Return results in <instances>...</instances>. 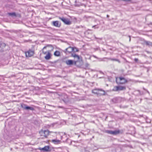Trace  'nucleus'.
I'll list each match as a JSON object with an SVG mask.
<instances>
[{
	"mask_svg": "<svg viewBox=\"0 0 152 152\" xmlns=\"http://www.w3.org/2000/svg\"><path fill=\"white\" fill-rule=\"evenodd\" d=\"M72 56L74 58L76 61H75V65L77 67H80L83 64V62L82 58L79 55L76 54L75 53L72 54Z\"/></svg>",
	"mask_w": 152,
	"mask_h": 152,
	"instance_id": "obj_1",
	"label": "nucleus"
},
{
	"mask_svg": "<svg viewBox=\"0 0 152 152\" xmlns=\"http://www.w3.org/2000/svg\"><path fill=\"white\" fill-rule=\"evenodd\" d=\"M21 106L23 109L24 110L28 111H29V110L33 111L34 110V108L33 107L28 106L26 104H21Z\"/></svg>",
	"mask_w": 152,
	"mask_h": 152,
	"instance_id": "obj_2",
	"label": "nucleus"
},
{
	"mask_svg": "<svg viewBox=\"0 0 152 152\" xmlns=\"http://www.w3.org/2000/svg\"><path fill=\"white\" fill-rule=\"evenodd\" d=\"M39 133L41 136H42L45 138H47L48 136L49 135V131L48 130L44 131L42 130L39 132Z\"/></svg>",
	"mask_w": 152,
	"mask_h": 152,
	"instance_id": "obj_3",
	"label": "nucleus"
},
{
	"mask_svg": "<svg viewBox=\"0 0 152 152\" xmlns=\"http://www.w3.org/2000/svg\"><path fill=\"white\" fill-rule=\"evenodd\" d=\"M126 89V87L125 86H115L114 87L113 90L114 91H118L123 90H125Z\"/></svg>",
	"mask_w": 152,
	"mask_h": 152,
	"instance_id": "obj_4",
	"label": "nucleus"
},
{
	"mask_svg": "<svg viewBox=\"0 0 152 152\" xmlns=\"http://www.w3.org/2000/svg\"><path fill=\"white\" fill-rule=\"evenodd\" d=\"M38 149L44 152H49L51 151V149L49 146H46L42 148H39Z\"/></svg>",
	"mask_w": 152,
	"mask_h": 152,
	"instance_id": "obj_5",
	"label": "nucleus"
},
{
	"mask_svg": "<svg viewBox=\"0 0 152 152\" xmlns=\"http://www.w3.org/2000/svg\"><path fill=\"white\" fill-rule=\"evenodd\" d=\"M118 79L119 80V83L120 84H124L127 82V80L123 77H119Z\"/></svg>",
	"mask_w": 152,
	"mask_h": 152,
	"instance_id": "obj_6",
	"label": "nucleus"
},
{
	"mask_svg": "<svg viewBox=\"0 0 152 152\" xmlns=\"http://www.w3.org/2000/svg\"><path fill=\"white\" fill-rule=\"evenodd\" d=\"M34 54V52L31 50H29L26 52V56L27 57H30L32 56Z\"/></svg>",
	"mask_w": 152,
	"mask_h": 152,
	"instance_id": "obj_7",
	"label": "nucleus"
},
{
	"mask_svg": "<svg viewBox=\"0 0 152 152\" xmlns=\"http://www.w3.org/2000/svg\"><path fill=\"white\" fill-rule=\"evenodd\" d=\"M53 25L56 27H59L61 26V23L58 21H53L52 22Z\"/></svg>",
	"mask_w": 152,
	"mask_h": 152,
	"instance_id": "obj_8",
	"label": "nucleus"
},
{
	"mask_svg": "<svg viewBox=\"0 0 152 152\" xmlns=\"http://www.w3.org/2000/svg\"><path fill=\"white\" fill-rule=\"evenodd\" d=\"M74 50V48L73 47L69 46L67 48V53L68 52L69 53L71 54V56H72V53H74V52H72Z\"/></svg>",
	"mask_w": 152,
	"mask_h": 152,
	"instance_id": "obj_9",
	"label": "nucleus"
},
{
	"mask_svg": "<svg viewBox=\"0 0 152 152\" xmlns=\"http://www.w3.org/2000/svg\"><path fill=\"white\" fill-rule=\"evenodd\" d=\"M105 94V91L102 89H100L99 90V92L98 93L97 96H101L104 95Z\"/></svg>",
	"mask_w": 152,
	"mask_h": 152,
	"instance_id": "obj_10",
	"label": "nucleus"
},
{
	"mask_svg": "<svg viewBox=\"0 0 152 152\" xmlns=\"http://www.w3.org/2000/svg\"><path fill=\"white\" fill-rule=\"evenodd\" d=\"M6 45L5 43H2L0 44V51L3 52L4 50V48L5 47Z\"/></svg>",
	"mask_w": 152,
	"mask_h": 152,
	"instance_id": "obj_11",
	"label": "nucleus"
},
{
	"mask_svg": "<svg viewBox=\"0 0 152 152\" xmlns=\"http://www.w3.org/2000/svg\"><path fill=\"white\" fill-rule=\"evenodd\" d=\"M120 98L119 97H115L111 100V101L115 103H118L119 102Z\"/></svg>",
	"mask_w": 152,
	"mask_h": 152,
	"instance_id": "obj_12",
	"label": "nucleus"
},
{
	"mask_svg": "<svg viewBox=\"0 0 152 152\" xmlns=\"http://www.w3.org/2000/svg\"><path fill=\"white\" fill-rule=\"evenodd\" d=\"M75 61L72 60H69L67 61V64L70 65H75Z\"/></svg>",
	"mask_w": 152,
	"mask_h": 152,
	"instance_id": "obj_13",
	"label": "nucleus"
},
{
	"mask_svg": "<svg viewBox=\"0 0 152 152\" xmlns=\"http://www.w3.org/2000/svg\"><path fill=\"white\" fill-rule=\"evenodd\" d=\"M45 58L46 60H49L51 58V54L48 51L47 54L45 56Z\"/></svg>",
	"mask_w": 152,
	"mask_h": 152,
	"instance_id": "obj_14",
	"label": "nucleus"
},
{
	"mask_svg": "<svg viewBox=\"0 0 152 152\" xmlns=\"http://www.w3.org/2000/svg\"><path fill=\"white\" fill-rule=\"evenodd\" d=\"M144 42L146 44V45H147L148 46H149L152 47V42H151L150 41L145 40L144 41Z\"/></svg>",
	"mask_w": 152,
	"mask_h": 152,
	"instance_id": "obj_15",
	"label": "nucleus"
},
{
	"mask_svg": "<svg viewBox=\"0 0 152 152\" xmlns=\"http://www.w3.org/2000/svg\"><path fill=\"white\" fill-rule=\"evenodd\" d=\"M100 89L99 88H95L92 90V93L96 94L97 95L98 93L99 92Z\"/></svg>",
	"mask_w": 152,
	"mask_h": 152,
	"instance_id": "obj_16",
	"label": "nucleus"
},
{
	"mask_svg": "<svg viewBox=\"0 0 152 152\" xmlns=\"http://www.w3.org/2000/svg\"><path fill=\"white\" fill-rule=\"evenodd\" d=\"M52 141L53 143L56 144H59L61 142L60 140H57L56 139L53 140H52Z\"/></svg>",
	"mask_w": 152,
	"mask_h": 152,
	"instance_id": "obj_17",
	"label": "nucleus"
},
{
	"mask_svg": "<svg viewBox=\"0 0 152 152\" xmlns=\"http://www.w3.org/2000/svg\"><path fill=\"white\" fill-rule=\"evenodd\" d=\"M120 132V131L119 130H116L114 131H112V134L115 135L119 134Z\"/></svg>",
	"mask_w": 152,
	"mask_h": 152,
	"instance_id": "obj_18",
	"label": "nucleus"
},
{
	"mask_svg": "<svg viewBox=\"0 0 152 152\" xmlns=\"http://www.w3.org/2000/svg\"><path fill=\"white\" fill-rule=\"evenodd\" d=\"M59 18L66 24V19L64 17H59Z\"/></svg>",
	"mask_w": 152,
	"mask_h": 152,
	"instance_id": "obj_19",
	"label": "nucleus"
},
{
	"mask_svg": "<svg viewBox=\"0 0 152 152\" xmlns=\"http://www.w3.org/2000/svg\"><path fill=\"white\" fill-rule=\"evenodd\" d=\"M60 52L58 51H56L54 53V55L55 56H58L60 55Z\"/></svg>",
	"mask_w": 152,
	"mask_h": 152,
	"instance_id": "obj_20",
	"label": "nucleus"
},
{
	"mask_svg": "<svg viewBox=\"0 0 152 152\" xmlns=\"http://www.w3.org/2000/svg\"><path fill=\"white\" fill-rule=\"evenodd\" d=\"M8 15L12 16H16V14L15 12L9 13H8Z\"/></svg>",
	"mask_w": 152,
	"mask_h": 152,
	"instance_id": "obj_21",
	"label": "nucleus"
},
{
	"mask_svg": "<svg viewBox=\"0 0 152 152\" xmlns=\"http://www.w3.org/2000/svg\"><path fill=\"white\" fill-rule=\"evenodd\" d=\"M105 132L106 133H107L108 134H112V130H106Z\"/></svg>",
	"mask_w": 152,
	"mask_h": 152,
	"instance_id": "obj_22",
	"label": "nucleus"
},
{
	"mask_svg": "<svg viewBox=\"0 0 152 152\" xmlns=\"http://www.w3.org/2000/svg\"><path fill=\"white\" fill-rule=\"evenodd\" d=\"M74 50H73V51L74 53L75 52H77L79 51V50L78 49L76 48H74Z\"/></svg>",
	"mask_w": 152,
	"mask_h": 152,
	"instance_id": "obj_23",
	"label": "nucleus"
},
{
	"mask_svg": "<svg viewBox=\"0 0 152 152\" xmlns=\"http://www.w3.org/2000/svg\"><path fill=\"white\" fill-rule=\"evenodd\" d=\"M71 24V22L67 19V25H69Z\"/></svg>",
	"mask_w": 152,
	"mask_h": 152,
	"instance_id": "obj_24",
	"label": "nucleus"
},
{
	"mask_svg": "<svg viewBox=\"0 0 152 152\" xmlns=\"http://www.w3.org/2000/svg\"><path fill=\"white\" fill-rule=\"evenodd\" d=\"M92 28H99V27L96 25H94L92 26Z\"/></svg>",
	"mask_w": 152,
	"mask_h": 152,
	"instance_id": "obj_25",
	"label": "nucleus"
},
{
	"mask_svg": "<svg viewBox=\"0 0 152 152\" xmlns=\"http://www.w3.org/2000/svg\"><path fill=\"white\" fill-rule=\"evenodd\" d=\"M134 61L135 62H137L138 61V59L137 58H135L134 59Z\"/></svg>",
	"mask_w": 152,
	"mask_h": 152,
	"instance_id": "obj_26",
	"label": "nucleus"
},
{
	"mask_svg": "<svg viewBox=\"0 0 152 152\" xmlns=\"http://www.w3.org/2000/svg\"><path fill=\"white\" fill-rule=\"evenodd\" d=\"M89 66V64L88 63H86L85 64V66L86 67H88Z\"/></svg>",
	"mask_w": 152,
	"mask_h": 152,
	"instance_id": "obj_27",
	"label": "nucleus"
},
{
	"mask_svg": "<svg viewBox=\"0 0 152 152\" xmlns=\"http://www.w3.org/2000/svg\"><path fill=\"white\" fill-rule=\"evenodd\" d=\"M143 89L144 90H145V91H146V92H147L149 94V92L148 90H146V89H145L144 88H143Z\"/></svg>",
	"mask_w": 152,
	"mask_h": 152,
	"instance_id": "obj_28",
	"label": "nucleus"
},
{
	"mask_svg": "<svg viewBox=\"0 0 152 152\" xmlns=\"http://www.w3.org/2000/svg\"><path fill=\"white\" fill-rule=\"evenodd\" d=\"M112 60H115V61H118V62L119 63H120V61L118 60V59H112Z\"/></svg>",
	"mask_w": 152,
	"mask_h": 152,
	"instance_id": "obj_29",
	"label": "nucleus"
},
{
	"mask_svg": "<svg viewBox=\"0 0 152 152\" xmlns=\"http://www.w3.org/2000/svg\"><path fill=\"white\" fill-rule=\"evenodd\" d=\"M46 48V46L44 47L43 48V49H45Z\"/></svg>",
	"mask_w": 152,
	"mask_h": 152,
	"instance_id": "obj_30",
	"label": "nucleus"
},
{
	"mask_svg": "<svg viewBox=\"0 0 152 152\" xmlns=\"http://www.w3.org/2000/svg\"><path fill=\"white\" fill-rule=\"evenodd\" d=\"M43 53L44 54H46V52H45V53H44V52H43Z\"/></svg>",
	"mask_w": 152,
	"mask_h": 152,
	"instance_id": "obj_31",
	"label": "nucleus"
},
{
	"mask_svg": "<svg viewBox=\"0 0 152 152\" xmlns=\"http://www.w3.org/2000/svg\"><path fill=\"white\" fill-rule=\"evenodd\" d=\"M109 16L108 15H107V18H109Z\"/></svg>",
	"mask_w": 152,
	"mask_h": 152,
	"instance_id": "obj_32",
	"label": "nucleus"
},
{
	"mask_svg": "<svg viewBox=\"0 0 152 152\" xmlns=\"http://www.w3.org/2000/svg\"><path fill=\"white\" fill-rule=\"evenodd\" d=\"M118 80H116V82H117V83H118Z\"/></svg>",
	"mask_w": 152,
	"mask_h": 152,
	"instance_id": "obj_33",
	"label": "nucleus"
},
{
	"mask_svg": "<svg viewBox=\"0 0 152 152\" xmlns=\"http://www.w3.org/2000/svg\"><path fill=\"white\" fill-rule=\"evenodd\" d=\"M131 41V38H130V39H129V41Z\"/></svg>",
	"mask_w": 152,
	"mask_h": 152,
	"instance_id": "obj_34",
	"label": "nucleus"
},
{
	"mask_svg": "<svg viewBox=\"0 0 152 152\" xmlns=\"http://www.w3.org/2000/svg\"><path fill=\"white\" fill-rule=\"evenodd\" d=\"M10 150H11V151H12V148H11V149H10Z\"/></svg>",
	"mask_w": 152,
	"mask_h": 152,
	"instance_id": "obj_35",
	"label": "nucleus"
},
{
	"mask_svg": "<svg viewBox=\"0 0 152 152\" xmlns=\"http://www.w3.org/2000/svg\"><path fill=\"white\" fill-rule=\"evenodd\" d=\"M61 139H62V136H61Z\"/></svg>",
	"mask_w": 152,
	"mask_h": 152,
	"instance_id": "obj_36",
	"label": "nucleus"
},
{
	"mask_svg": "<svg viewBox=\"0 0 152 152\" xmlns=\"http://www.w3.org/2000/svg\"><path fill=\"white\" fill-rule=\"evenodd\" d=\"M149 1H151V0H148Z\"/></svg>",
	"mask_w": 152,
	"mask_h": 152,
	"instance_id": "obj_37",
	"label": "nucleus"
}]
</instances>
